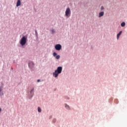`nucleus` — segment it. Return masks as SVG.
Returning <instances> with one entry per match:
<instances>
[{"mask_svg": "<svg viewBox=\"0 0 127 127\" xmlns=\"http://www.w3.org/2000/svg\"><path fill=\"white\" fill-rule=\"evenodd\" d=\"M35 34L36 35H38L37 31H35Z\"/></svg>", "mask_w": 127, "mask_h": 127, "instance_id": "nucleus-18", "label": "nucleus"}, {"mask_svg": "<svg viewBox=\"0 0 127 127\" xmlns=\"http://www.w3.org/2000/svg\"><path fill=\"white\" fill-rule=\"evenodd\" d=\"M55 48L58 51L61 50L62 46L60 44H57L55 46Z\"/></svg>", "mask_w": 127, "mask_h": 127, "instance_id": "nucleus-4", "label": "nucleus"}, {"mask_svg": "<svg viewBox=\"0 0 127 127\" xmlns=\"http://www.w3.org/2000/svg\"><path fill=\"white\" fill-rule=\"evenodd\" d=\"M56 59H60V56L58 55L56 57Z\"/></svg>", "mask_w": 127, "mask_h": 127, "instance_id": "nucleus-14", "label": "nucleus"}, {"mask_svg": "<svg viewBox=\"0 0 127 127\" xmlns=\"http://www.w3.org/2000/svg\"><path fill=\"white\" fill-rule=\"evenodd\" d=\"M20 44L22 46L25 45V44H26V38L25 36L23 37L21 39Z\"/></svg>", "mask_w": 127, "mask_h": 127, "instance_id": "nucleus-2", "label": "nucleus"}, {"mask_svg": "<svg viewBox=\"0 0 127 127\" xmlns=\"http://www.w3.org/2000/svg\"><path fill=\"white\" fill-rule=\"evenodd\" d=\"M126 25V23H125V22H123L121 23V26H122V27H124V26H125Z\"/></svg>", "mask_w": 127, "mask_h": 127, "instance_id": "nucleus-10", "label": "nucleus"}, {"mask_svg": "<svg viewBox=\"0 0 127 127\" xmlns=\"http://www.w3.org/2000/svg\"><path fill=\"white\" fill-rule=\"evenodd\" d=\"M123 33V31H121L118 34H117V39L119 40L120 36Z\"/></svg>", "mask_w": 127, "mask_h": 127, "instance_id": "nucleus-9", "label": "nucleus"}, {"mask_svg": "<svg viewBox=\"0 0 127 127\" xmlns=\"http://www.w3.org/2000/svg\"><path fill=\"white\" fill-rule=\"evenodd\" d=\"M28 66L29 68H33V67H34V64L33 63V62H30L28 64Z\"/></svg>", "mask_w": 127, "mask_h": 127, "instance_id": "nucleus-5", "label": "nucleus"}, {"mask_svg": "<svg viewBox=\"0 0 127 127\" xmlns=\"http://www.w3.org/2000/svg\"><path fill=\"white\" fill-rule=\"evenodd\" d=\"M21 4L20 0H18L16 2V6H19Z\"/></svg>", "mask_w": 127, "mask_h": 127, "instance_id": "nucleus-8", "label": "nucleus"}, {"mask_svg": "<svg viewBox=\"0 0 127 127\" xmlns=\"http://www.w3.org/2000/svg\"><path fill=\"white\" fill-rule=\"evenodd\" d=\"M38 112H39V113H41V108H40V107L38 108Z\"/></svg>", "mask_w": 127, "mask_h": 127, "instance_id": "nucleus-11", "label": "nucleus"}, {"mask_svg": "<svg viewBox=\"0 0 127 127\" xmlns=\"http://www.w3.org/2000/svg\"><path fill=\"white\" fill-rule=\"evenodd\" d=\"M2 91V86H0V96H3V92Z\"/></svg>", "mask_w": 127, "mask_h": 127, "instance_id": "nucleus-6", "label": "nucleus"}, {"mask_svg": "<svg viewBox=\"0 0 127 127\" xmlns=\"http://www.w3.org/2000/svg\"><path fill=\"white\" fill-rule=\"evenodd\" d=\"M53 122L54 123H56V119H54Z\"/></svg>", "mask_w": 127, "mask_h": 127, "instance_id": "nucleus-17", "label": "nucleus"}, {"mask_svg": "<svg viewBox=\"0 0 127 127\" xmlns=\"http://www.w3.org/2000/svg\"><path fill=\"white\" fill-rule=\"evenodd\" d=\"M65 107L66 109H67V110H69V109H70V108L69 107V106L67 104H65Z\"/></svg>", "mask_w": 127, "mask_h": 127, "instance_id": "nucleus-12", "label": "nucleus"}, {"mask_svg": "<svg viewBox=\"0 0 127 127\" xmlns=\"http://www.w3.org/2000/svg\"><path fill=\"white\" fill-rule=\"evenodd\" d=\"M37 82H40V79H38Z\"/></svg>", "mask_w": 127, "mask_h": 127, "instance_id": "nucleus-19", "label": "nucleus"}, {"mask_svg": "<svg viewBox=\"0 0 127 127\" xmlns=\"http://www.w3.org/2000/svg\"><path fill=\"white\" fill-rule=\"evenodd\" d=\"M52 32H54V31H52Z\"/></svg>", "mask_w": 127, "mask_h": 127, "instance_id": "nucleus-21", "label": "nucleus"}, {"mask_svg": "<svg viewBox=\"0 0 127 127\" xmlns=\"http://www.w3.org/2000/svg\"><path fill=\"white\" fill-rule=\"evenodd\" d=\"M62 72V67L59 66L58 67L57 69L53 72V75L55 77V78H57L58 77V75L59 74H61Z\"/></svg>", "mask_w": 127, "mask_h": 127, "instance_id": "nucleus-1", "label": "nucleus"}, {"mask_svg": "<svg viewBox=\"0 0 127 127\" xmlns=\"http://www.w3.org/2000/svg\"><path fill=\"white\" fill-rule=\"evenodd\" d=\"M56 55H57V53H56V52L53 53V56H54V57H55V56H56Z\"/></svg>", "mask_w": 127, "mask_h": 127, "instance_id": "nucleus-15", "label": "nucleus"}, {"mask_svg": "<svg viewBox=\"0 0 127 127\" xmlns=\"http://www.w3.org/2000/svg\"><path fill=\"white\" fill-rule=\"evenodd\" d=\"M101 10L104 9V6H101Z\"/></svg>", "mask_w": 127, "mask_h": 127, "instance_id": "nucleus-16", "label": "nucleus"}, {"mask_svg": "<svg viewBox=\"0 0 127 127\" xmlns=\"http://www.w3.org/2000/svg\"><path fill=\"white\" fill-rule=\"evenodd\" d=\"M65 15L66 17H70L71 16V10H70V8H66Z\"/></svg>", "mask_w": 127, "mask_h": 127, "instance_id": "nucleus-3", "label": "nucleus"}, {"mask_svg": "<svg viewBox=\"0 0 127 127\" xmlns=\"http://www.w3.org/2000/svg\"><path fill=\"white\" fill-rule=\"evenodd\" d=\"M33 91H34V88H33L32 90H31L30 93L32 95H33Z\"/></svg>", "mask_w": 127, "mask_h": 127, "instance_id": "nucleus-13", "label": "nucleus"}, {"mask_svg": "<svg viewBox=\"0 0 127 127\" xmlns=\"http://www.w3.org/2000/svg\"><path fill=\"white\" fill-rule=\"evenodd\" d=\"M104 11H102L99 12V17H102L104 15Z\"/></svg>", "mask_w": 127, "mask_h": 127, "instance_id": "nucleus-7", "label": "nucleus"}, {"mask_svg": "<svg viewBox=\"0 0 127 127\" xmlns=\"http://www.w3.org/2000/svg\"><path fill=\"white\" fill-rule=\"evenodd\" d=\"M1 112V109L0 108V113Z\"/></svg>", "mask_w": 127, "mask_h": 127, "instance_id": "nucleus-20", "label": "nucleus"}]
</instances>
